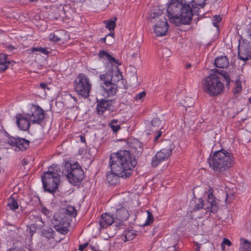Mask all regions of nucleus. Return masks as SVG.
Instances as JSON below:
<instances>
[{"mask_svg":"<svg viewBox=\"0 0 251 251\" xmlns=\"http://www.w3.org/2000/svg\"><path fill=\"white\" fill-rule=\"evenodd\" d=\"M136 164V160L128 151H120L112 153L109 158L111 171L106 173L107 182L115 185L118 183L119 177H129L132 174V169Z\"/></svg>","mask_w":251,"mask_h":251,"instance_id":"f257e3e1","label":"nucleus"},{"mask_svg":"<svg viewBox=\"0 0 251 251\" xmlns=\"http://www.w3.org/2000/svg\"><path fill=\"white\" fill-rule=\"evenodd\" d=\"M224 80L227 84L229 83L230 77L228 73L224 70H216L213 74L205 78L203 82L204 91L211 97L221 95L225 89Z\"/></svg>","mask_w":251,"mask_h":251,"instance_id":"f03ea898","label":"nucleus"},{"mask_svg":"<svg viewBox=\"0 0 251 251\" xmlns=\"http://www.w3.org/2000/svg\"><path fill=\"white\" fill-rule=\"evenodd\" d=\"M232 155L222 149L215 151L211 158L208 159L210 167L217 174L222 173L233 164Z\"/></svg>","mask_w":251,"mask_h":251,"instance_id":"7ed1b4c3","label":"nucleus"},{"mask_svg":"<svg viewBox=\"0 0 251 251\" xmlns=\"http://www.w3.org/2000/svg\"><path fill=\"white\" fill-rule=\"evenodd\" d=\"M58 169H55L51 166L41 176L44 190L50 194L55 192L60 182V176L58 174Z\"/></svg>","mask_w":251,"mask_h":251,"instance_id":"20e7f679","label":"nucleus"},{"mask_svg":"<svg viewBox=\"0 0 251 251\" xmlns=\"http://www.w3.org/2000/svg\"><path fill=\"white\" fill-rule=\"evenodd\" d=\"M63 172L69 182L73 185L81 182L84 177L83 170L77 162L73 164L66 162Z\"/></svg>","mask_w":251,"mask_h":251,"instance_id":"39448f33","label":"nucleus"},{"mask_svg":"<svg viewBox=\"0 0 251 251\" xmlns=\"http://www.w3.org/2000/svg\"><path fill=\"white\" fill-rule=\"evenodd\" d=\"M74 87L77 95L84 98L89 97L92 84L87 76L84 74L79 75L75 80Z\"/></svg>","mask_w":251,"mask_h":251,"instance_id":"423d86ee","label":"nucleus"},{"mask_svg":"<svg viewBox=\"0 0 251 251\" xmlns=\"http://www.w3.org/2000/svg\"><path fill=\"white\" fill-rule=\"evenodd\" d=\"M27 114L33 124L41 125L45 118L44 111L38 105H32L30 107V112Z\"/></svg>","mask_w":251,"mask_h":251,"instance_id":"0eeeda50","label":"nucleus"},{"mask_svg":"<svg viewBox=\"0 0 251 251\" xmlns=\"http://www.w3.org/2000/svg\"><path fill=\"white\" fill-rule=\"evenodd\" d=\"M172 145H170L168 147L161 149L156 152L155 155L152 157L151 160V166L153 167H157L162 162L166 160L171 155L172 152Z\"/></svg>","mask_w":251,"mask_h":251,"instance_id":"6e6552de","label":"nucleus"},{"mask_svg":"<svg viewBox=\"0 0 251 251\" xmlns=\"http://www.w3.org/2000/svg\"><path fill=\"white\" fill-rule=\"evenodd\" d=\"M197 14L199 15L198 11L193 10L190 5H182L181 7L178 19L181 24L183 25H189L191 22L193 15Z\"/></svg>","mask_w":251,"mask_h":251,"instance_id":"1a4fd4ad","label":"nucleus"},{"mask_svg":"<svg viewBox=\"0 0 251 251\" xmlns=\"http://www.w3.org/2000/svg\"><path fill=\"white\" fill-rule=\"evenodd\" d=\"M7 143L12 147H15L16 151H23L26 150L29 145V141L25 138L20 137H10L8 138Z\"/></svg>","mask_w":251,"mask_h":251,"instance_id":"9d476101","label":"nucleus"},{"mask_svg":"<svg viewBox=\"0 0 251 251\" xmlns=\"http://www.w3.org/2000/svg\"><path fill=\"white\" fill-rule=\"evenodd\" d=\"M168 25L165 16H161L160 21H157L154 26V32L158 36H163L167 32Z\"/></svg>","mask_w":251,"mask_h":251,"instance_id":"9b49d317","label":"nucleus"},{"mask_svg":"<svg viewBox=\"0 0 251 251\" xmlns=\"http://www.w3.org/2000/svg\"><path fill=\"white\" fill-rule=\"evenodd\" d=\"M238 57L239 59L245 62L251 58V45L243 44L239 45Z\"/></svg>","mask_w":251,"mask_h":251,"instance_id":"f8f14e48","label":"nucleus"},{"mask_svg":"<svg viewBox=\"0 0 251 251\" xmlns=\"http://www.w3.org/2000/svg\"><path fill=\"white\" fill-rule=\"evenodd\" d=\"M117 223V226L123 225V222L127 220L129 214L126 208L125 207H118L115 215H114Z\"/></svg>","mask_w":251,"mask_h":251,"instance_id":"ddd939ff","label":"nucleus"},{"mask_svg":"<svg viewBox=\"0 0 251 251\" xmlns=\"http://www.w3.org/2000/svg\"><path fill=\"white\" fill-rule=\"evenodd\" d=\"M182 6L178 2L170 3L167 9L168 17L170 19H178L180 11Z\"/></svg>","mask_w":251,"mask_h":251,"instance_id":"4468645a","label":"nucleus"},{"mask_svg":"<svg viewBox=\"0 0 251 251\" xmlns=\"http://www.w3.org/2000/svg\"><path fill=\"white\" fill-rule=\"evenodd\" d=\"M117 224L113 214L110 213H103L101 215L99 220V223L101 228H106L111 226L113 223Z\"/></svg>","mask_w":251,"mask_h":251,"instance_id":"2eb2a0df","label":"nucleus"},{"mask_svg":"<svg viewBox=\"0 0 251 251\" xmlns=\"http://www.w3.org/2000/svg\"><path fill=\"white\" fill-rule=\"evenodd\" d=\"M206 205L205 206H209L210 212L215 213L218 209V203L214 198L212 189L208 190L207 192V198L205 201Z\"/></svg>","mask_w":251,"mask_h":251,"instance_id":"dca6fc26","label":"nucleus"},{"mask_svg":"<svg viewBox=\"0 0 251 251\" xmlns=\"http://www.w3.org/2000/svg\"><path fill=\"white\" fill-rule=\"evenodd\" d=\"M16 124H17L19 128L24 131H26L29 129L30 126V121L27 114L24 115L20 114H18L16 116Z\"/></svg>","mask_w":251,"mask_h":251,"instance_id":"f3484780","label":"nucleus"},{"mask_svg":"<svg viewBox=\"0 0 251 251\" xmlns=\"http://www.w3.org/2000/svg\"><path fill=\"white\" fill-rule=\"evenodd\" d=\"M99 59L107 60L112 66L120 65L121 64L119 60L112 57L106 50H100L98 54Z\"/></svg>","mask_w":251,"mask_h":251,"instance_id":"a211bd4d","label":"nucleus"},{"mask_svg":"<svg viewBox=\"0 0 251 251\" xmlns=\"http://www.w3.org/2000/svg\"><path fill=\"white\" fill-rule=\"evenodd\" d=\"M111 102L104 99L97 100V111L99 115H102L107 109L110 108Z\"/></svg>","mask_w":251,"mask_h":251,"instance_id":"6ab92c4d","label":"nucleus"},{"mask_svg":"<svg viewBox=\"0 0 251 251\" xmlns=\"http://www.w3.org/2000/svg\"><path fill=\"white\" fill-rule=\"evenodd\" d=\"M103 95L105 97L113 96L117 92V84H114L112 83L103 85L102 86Z\"/></svg>","mask_w":251,"mask_h":251,"instance_id":"aec40b11","label":"nucleus"},{"mask_svg":"<svg viewBox=\"0 0 251 251\" xmlns=\"http://www.w3.org/2000/svg\"><path fill=\"white\" fill-rule=\"evenodd\" d=\"M15 62L7 59V55L3 53H0V73L4 72L9 65L13 66Z\"/></svg>","mask_w":251,"mask_h":251,"instance_id":"412c9836","label":"nucleus"},{"mask_svg":"<svg viewBox=\"0 0 251 251\" xmlns=\"http://www.w3.org/2000/svg\"><path fill=\"white\" fill-rule=\"evenodd\" d=\"M66 32L64 30H56L49 35V40L52 42H57L65 39Z\"/></svg>","mask_w":251,"mask_h":251,"instance_id":"4be33fe9","label":"nucleus"},{"mask_svg":"<svg viewBox=\"0 0 251 251\" xmlns=\"http://www.w3.org/2000/svg\"><path fill=\"white\" fill-rule=\"evenodd\" d=\"M118 67V66H116ZM112 79H111V82L114 84H117L118 87H121L122 85L120 84L121 83H123V79L122 73L119 71V68L117 69L116 72L112 73L111 75Z\"/></svg>","mask_w":251,"mask_h":251,"instance_id":"5701e85b","label":"nucleus"},{"mask_svg":"<svg viewBox=\"0 0 251 251\" xmlns=\"http://www.w3.org/2000/svg\"><path fill=\"white\" fill-rule=\"evenodd\" d=\"M214 63L218 68H225L228 66L229 62L226 56H221L215 58Z\"/></svg>","mask_w":251,"mask_h":251,"instance_id":"b1692460","label":"nucleus"},{"mask_svg":"<svg viewBox=\"0 0 251 251\" xmlns=\"http://www.w3.org/2000/svg\"><path fill=\"white\" fill-rule=\"evenodd\" d=\"M136 231L133 229H126L121 235L122 239L125 242L130 241L136 235Z\"/></svg>","mask_w":251,"mask_h":251,"instance_id":"393cba45","label":"nucleus"},{"mask_svg":"<svg viewBox=\"0 0 251 251\" xmlns=\"http://www.w3.org/2000/svg\"><path fill=\"white\" fill-rule=\"evenodd\" d=\"M239 251H251V241L241 237L239 239Z\"/></svg>","mask_w":251,"mask_h":251,"instance_id":"a878e982","label":"nucleus"},{"mask_svg":"<svg viewBox=\"0 0 251 251\" xmlns=\"http://www.w3.org/2000/svg\"><path fill=\"white\" fill-rule=\"evenodd\" d=\"M161 124V121L158 118H154L151 122V126L149 127V134H151V131L152 132H156L159 130L160 126Z\"/></svg>","mask_w":251,"mask_h":251,"instance_id":"bb28decb","label":"nucleus"},{"mask_svg":"<svg viewBox=\"0 0 251 251\" xmlns=\"http://www.w3.org/2000/svg\"><path fill=\"white\" fill-rule=\"evenodd\" d=\"M108 126L111 128L113 133H116L121 129L120 122L119 120L117 119L111 120L108 124Z\"/></svg>","mask_w":251,"mask_h":251,"instance_id":"cd10ccee","label":"nucleus"},{"mask_svg":"<svg viewBox=\"0 0 251 251\" xmlns=\"http://www.w3.org/2000/svg\"><path fill=\"white\" fill-rule=\"evenodd\" d=\"M206 205V202L204 201L202 199H199L198 200V202H197L196 203V205L195 206L194 210H199L201 209H204L205 210H207L208 211L210 212V208L209 206H205Z\"/></svg>","mask_w":251,"mask_h":251,"instance_id":"c85d7f7f","label":"nucleus"},{"mask_svg":"<svg viewBox=\"0 0 251 251\" xmlns=\"http://www.w3.org/2000/svg\"><path fill=\"white\" fill-rule=\"evenodd\" d=\"M43 236L48 240L53 239L55 231L50 227L43 229L42 231Z\"/></svg>","mask_w":251,"mask_h":251,"instance_id":"c756f323","label":"nucleus"},{"mask_svg":"<svg viewBox=\"0 0 251 251\" xmlns=\"http://www.w3.org/2000/svg\"><path fill=\"white\" fill-rule=\"evenodd\" d=\"M117 20V18L116 17H114L110 20L104 21L103 23L105 24V27L110 31L114 30L116 25V21Z\"/></svg>","mask_w":251,"mask_h":251,"instance_id":"7c9ffc66","label":"nucleus"},{"mask_svg":"<svg viewBox=\"0 0 251 251\" xmlns=\"http://www.w3.org/2000/svg\"><path fill=\"white\" fill-rule=\"evenodd\" d=\"M7 206L11 210H15L18 208L19 205L17 201L13 197H10L8 200Z\"/></svg>","mask_w":251,"mask_h":251,"instance_id":"2f4dec72","label":"nucleus"},{"mask_svg":"<svg viewBox=\"0 0 251 251\" xmlns=\"http://www.w3.org/2000/svg\"><path fill=\"white\" fill-rule=\"evenodd\" d=\"M111 79H112V76L110 73H105L100 75V79L103 82V85L111 83Z\"/></svg>","mask_w":251,"mask_h":251,"instance_id":"473e14b6","label":"nucleus"},{"mask_svg":"<svg viewBox=\"0 0 251 251\" xmlns=\"http://www.w3.org/2000/svg\"><path fill=\"white\" fill-rule=\"evenodd\" d=\"M54 227L55 229L57 232H58L62 234H66L69 231V229L67 227L63 226L61 225L60 224H59L58 225H55L54 226Z\"/></svg>","mask_w":251,"mask_h":251,"instance_id":"72a5a7b5","label":"nucleus"},{"mask_svg":"<svg viewBox=\"0 0 251 251\" xmlns=\"http://www.w3.org/2000/svg\"><path fill=\"white\" fill-rule=\"evenodd\" d=\"M65 213L71 217H75L76 215V211L74 207L72 206H67L65 210Z\"/></svg>","mask_w":251,"mask_h":251,"instance_id":"f704fd0d","label":"nucleus"},{"mask_svg":"<svg viewBox=\"0 0 251 251\" xmlns=\"http://www.w3.org/2000/svg\"><path fill=\"white\" fill-rule=\"evenodd\" d=\"M161 16H164L162 14H158V13L151 12L150 14V17L151 19L152 23H156L157 21H160Z\"/></svg>","mask_w":251,"mask_h":251,"instance_id":"c9c22d12","label":"nucleus"},{"mask_svg":"<svg viewBox=\"0 0 251 251\" xmlns=\"http://www.w3.org/2000/svg\"><path fill=\"white\" fill-rule=\"evenodd\" d=\"M148 216L147 219L144 224H143V226H147L150 225L153 222V217L152 216V213L150 212L149 210L147 211Z\"/></svg>","mask_w":251,"mask_h":251,"instance_id":"e433bc0d","label":"nucleus"},{"mask_svg":"<svg viewBox=\"0 0 251 251\" xmlns=\"http://www.w3.org/2000/svg\"><path fill=\"white\" fill-rule=\"evenodd\" d=\"M32 52L39 51L44 54L48 55L50 52L45 48L43 47H33L31 49Z\"/></svg>","mask_w":251,"mask_h":251,"instance_id":"4c0bfd02","label":"nucleus"},{"mask_svg":"<svg viewBox=\"0 0 251 251\" xmlns=\"http://www.w3.org/2000/svg\"><path fill=\"white\" fill-rule=\"evenodd\" d=\"M146 95V93L145 91H142L141 92H140L135 96L134 99L136 101H140L142 100Z\"/></svg>","mask_w":251,"mask_h":251,"instance_id":"58836bf2","label":"nucleus"},{"mask_svg":"<svg viewBox=\"0 0 251 251\" xmlns=\"http://www.w3.org/2000/svg\"><path fill=\"white\" fill-rule=\"evenodd\" d=\"M242 90V86L240 82H236L235 86L233 89V92L234 94L240 92Z\"/></svg>","mask_w":251,"mask_h":251,"instance_id":"ea45409f","label":"nucleus"},{"mask_svg":"<svg viewBox=\"0 0 251 251\" xmlns=\"http://www.w3.org/2000/svg\"><path fill=\"white\" fill-rule=\"evenodd\" d=\"M41 212L43 214L47 217H50L51 216V212L46 207L42 206L41 208Z\"/></svg>","mask_w":251,"mask_h":251,"instance_id":"a19ab883","label":"nucleus"},{"mask_svg":"<svg viewBox=\"0 0 251 251\" xmlns=\"http://www.w3.org/2000/svg\"><path fill=\"white\" fill-rule=\"evenodd\" d=\"M180 4H182V5H189L194 1V0H176Z\"/></svg>","mask_w":251,"mask_h":251,"instance_id":"79ce46f5","label":"nucleus"},{"mask_svg":"<svg viewBox=\"0 0 251 251\" xmlns=\"http://www.w3.org/2000/svg\"><path fill=\"white\" fill-rule=\"evenodd\" d=\"M213 19H214L213 21H214L213 22V24L215 26H216V25H215V23H218L220 22H221V21L222 20L221 17L219 15H215V16H214L213 17Z\"/></svg>","mask_w":251,"mask_h":251,"instance_id":"37998d69","label":"nucleus"},{"mask_svg":"<svg viewBox=\"0 0 251 251\" xmlns=\"http://www.w3.org/2000/svg\"><path fill=\"white\" fill-rule=\"evenodd\" d=\"M156 132H157V134L155 136L154 138V142H156L158 140V139L161 137V136L162 135V132L161 131V130H158Z\"/></svg>","mask_w":251,"mask_h":251,"instance_id":"c03bdc74","label":"nucleus"},{"mask_svg":"<svg viewBox=\"0 0 251 251\" xmlns=\"http://www.w3.org/2000/svg\"><path fill=\"white\" fill-rule=\"evenodd\" d=\"M222 244H223L224 245H226L228 246H230L232 244L229 240L227 238H224Z\"/></svg>","mask_w":251,"mask_h":251,"instance_id":"a18cd8bd","label":"nucleus"},{"mask_svg":"<svg viewBox=\"0 0 251 251\" xmlns=\"http://www.w3.org/2000/svg\"><path fill=\"white\" fill-rule=\"evenodd\" d=\"M88 245V243H85L83 244L80 245L79 246L78 250L79 251H83L85 248H86Z\"/></svg>","mask_w":251,"mask_h":251,"instance_id":"49530a36","label":"nucleus"},{"mask_svg":"<svg viewBox=\"0 0 251 251\" xmlns=\"http://www.w3.org/2000/svg\"><path fill=\"white\" fill-rule=\"evenodd\" d=\"M205 1V0H194V2L196 4L201 6L204 4Z\"/></svg>","mask_w":251,"mask_h":251,"instance_id":"de8ad7c7","label":"nucleus"},{"mask_svg":"<svg viewBox=\"0 0 251 251\" xmlns=\"http://www.w3.org/2000/svg\"><path fill=\"white\" fill-rule=\"evenodd\" d=\"M107 37L105 36L104 37L101 38L100 39V41L106 44L107 45H110L112 43V41L109 42V43H106V40Z\"/></svg>","mask_w":251,"mask_h":251,"instance_id":"09e8293b","label":"nucleus"},{"mask_svg":"<svg viewBox=\"0 0 251 251\" xmlns=\"http://www.w3.org/2000/svg\"><path fill=\"white\" fill-rule=\"evenodd\" d=\"M37 222H39L40 223H41V224H39V226H40V227H42L44 226V224H45L44 222H43V221L41 218H39L38 219Z\"/></svg>","mask_w":251,"mask_h":251,"instance_id":"8fccbe9b","label":"nucleus"},{"mask_svg":"<svg viewBox=\"0 0 251 251\" xmlns=\"http://www.w3.org/2000/svg\"><path fill=\"white\" fill-rule=\"evenodd\" d=\"M7 251H23L22 249L21 248H11L7 250Z\"/></svg>","mask_w":251,"mask_h":251,"instance_id":"3c124183","label":"nucleus"},{"mask_svg":"<svg viewBox=\"0 0 251 251\" xmlns=\"http://www.w3.org/2000/svg\"><path fill=\"white\" fill-rule=\"evenodd\" d=\"M40 87L44 89H45L46 88H48V85H47V84L45 83H41L40 84Z\"/></svg>","mask_w":251,"mask_h":251,"instance_id":"603ef678","label":"nucleus"},{"mask_svg":"<svg viewBox=\"0 0 251 251\" xmlns=\"http://www.w3.org/2000/svg\"><path fill=\"white\" fill-rule=\"evenodd\" d=\"M6 48L9 50L10 51H12L15 49V48L12 47V46L11 45H7Z\"/></svg>","mask_w":251,"mask_h":251,"instance_id":"864d4df0","label":"nucleus"},{"mask_svg":"<svg viewBox=\"0 0 251 251\" xmlns=\"http://www.w3.org/2000/svg\"><path fill=\"white\" fill-rule=\"evenodd\" d=\"M106 36L108 38L109 37H111V38H113L114 37V33H109L108 34L106 35Z\"/></svg>","mask_w":251,"mask_h":251,"instance_id":"5fc2aeb1","label":"nucleus"},{"mask_svg":"<svg viewBox=\"0 0 251 251\" xmlns=\"http://www.w3.org/2000/svg\"><path fill=\"white\" fill-rule=\"evenodd\" d=\"M80 141L81 142H85V137L83 136L82 135H80Z\"/></svg>","mask_w":251,"mask_h":251,"instance_id":"6e6d98bb","label":"nucleus"},{"mask_svg":"<svg viewBox=\"0 0 251 251\" xmlns=\"http://www.w3.org/2000/svg\"><path fill=\"white\" fill-rule=\"evenodd\" d=\"M191 66V64H190V63H187L185 65V68L186 69H189V68H190Z\"/></svg>","mask_w":251,"mask_h":251,"instance_id":"4d7b16f0","label":"nucleus"},{"mask_svg":"<svg viewBox=\"0 0 251 251\" xmlns=\"http://www.w3.org/2000/svg\"><path fill=\"white\" fill-rule=\"evenodd\" d=\"M221 248L222 249V251H225V245H224L223 244L221 243Z\"/></svg>","mask_w":251,"mask_h":251,"instance_id":"13d9d810","label":"nucleus"},{"mask_svg":"<svg viewBox=\"0 0 251 251\" xmlns=\"http://www.w3.org/2000/svg\"><path fill=\"white\" fill-rule=\"evenodd\" d=\"M134 142L137 144L138 146H139L140 148L141 146V143L139 142L137 140H135Z\"/></svg>","mask_w":251,"mask_h":251,"instance_id":"bf43d9fd","label":"nucleus"},{"mask_svg":"<svg viewBox=\"0 0 251 251\" xmlns=\"http://www.w3.org/2000/svg\"><path fill=\"white\" fill-rule=\"evenodd\" d=\"M138 55V53L137 52H134L132 54V56L133 57H136Z\"/></svg>","mask_w":251,"mask_h":251,"instance_id":"052dcab7","label":"nucleus"},{"mask_svg":"<svg viewBox=\"0 0 251 251\" xmlns=\"http://www.w3.org/2000/svg\"><path fill=\"white\" fill-rule=\"evenodd\" d=\"M184 106L186 107V110H187V108H190L191 107V105H185Z\"/></svg>","mask_w":251,"mask_h":251,"instance_id":"680f3d73","label":"nucleus"},{"mask_svg":"<svg viewBox=\"0 0 251 251\" xmlns=\"http://www.w3.org/2000/svg\"><path fill=\"white\" fill-rule=\"evenodd\" d=\"M29 0L30 1H32V2H34V1H37L38 0Z\"/></svg>","mask_w":251,"mask_h":251,"instance_id":"e2e57ef3","label":"nucleus"},{"mask_svg":"<svg viewBox=\"0 0 251 251\" xmlns=\"http://www.w3.org/2000/svg\"><path fill=\"white\" fill-rule=\"evenodd\" d=\"M92 248V250L93 251H95V250H94V248H95V247H92V248Z\"/></svg>","mask_w":251,"mask_h":251,"instance_id":"0e129e2a","label":"nucleus"},{"mask_svg":"<svg viewBox=\"0 0 251 251\" xmlns=\"http://www.w3.org/2000/svg\"><path fill=\"white\" fill-rule=\"evenodd\" d=\"M249 101L250 103L251 104V97L249 99Z\"/></svg>","mask_w":251,"mask_h":251,"instance_id":"69168bd1","label":"nucleus"},{"mask_svg":"<svg viewBox=\"0 0 251 251\" xmlns=\"http://www.w3.org/2000/svg\"><path fill=\"white\" fill-rule=\"evenodd\" d=\"M1 159V157H0V160Z\"/></svg>","mask_w":251,"mask_h":251,"instance_id":"338daca9","label":"nucleus"}]
</instances>
